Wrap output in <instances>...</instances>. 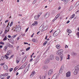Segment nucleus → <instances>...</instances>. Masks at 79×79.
<instances>
[{
  "instance_id": "nucleus-50",
  "label": "nucleus",
  "mask_w": 79,
  "mask_h": 79,
  "mask_svg": "<svg viewBox=\"0 0 79 79\" xmlns=\"http://www.w3.org/2000/svg\"><path fill=\"white\" fill-rule=\"evenodd\" d=\"M13 56H14V55H12L11 56L10 58H9V59L10 60L11 58H13Z\"/></svg>"
},
{
  "instance_id": "nucleus-41",
  "label": "nucleus",
  "mask_w": 79,
  "mask_h": 79,
  "mask_svg": "<svg viewBox=\"0 0 79 79\" xmlns=\"http://www.w3.org/2000/svg\"><path fill=\"white\" fill-rule=\"evenodd\" d=\"M25 61H26V59L23 58L22 60V63H24Z\"/></svg>"
},
{
  "instance_id": "nucleus-3",
  "label": "nucleus",
  "mask_w": 79,
  "mask_h": 79,
  "mask_svg": "<svg viewBox=\"0 0 79 79\" xmlns=\"http://www.w3.org/2000/svg\"><path fill=\"white\" fill-rule=\"evenodd\" d=\"M39 29L40 31H42V32H43L44 31L47 30V28L45 29V28H44V26L42 25L39 27Z\"/></svg>"
},
{
  "instance_id": "nucleus-40",
  "label": "nucleus",
  "mask_w": 79,
  "mask_h": 79,
  "mask_svg": "<svg viewBox=\"0 0 79 79\" xmlns=\"http://www.w3.org/2000/svg\"><path fill=\"white\" fill-rule=\"evenodd\" d=\"M73 10V7L72 6H71V7L69 8V11H71Z\"/></svg>"
},
{
  "instance_id": "nucleus-7",
  "label": "nucleus",
  "mask_w": 79,
  "mask_h": 79,
  "mask_svg": "<svg viewBox=\"0 0 79 79\" xmlns=\"http://www.w3.org/2000/svg\"><path fill=\"white\" fill-rule=\"evenodd\" d=\"M50 16V13L49 12L47 13L44 15V18H48L49 16Z\"/></svg>"
},
{
  "instance_id": "nucleus-9",
  "label": "nucleus",
  "mask_w": 79,
  "mask_h": 79,
  "mask_svg": "<svg viewBox=\"0 0 79 79\" xmlns=\"http://www.w3.org/2000/svg\"><path fill=\"white\" fill-rule=\"evenodd\" d=\"M66 76L67 77H70V76H71V72L69 71L67 72L66 73Z\"/></svg>"
},
{
  "instance_id": "nucleus-54",
  "label": "nucleus",
  "mask_w": 79,
  "mask_h": 79,
  "mask_svg": "<svg viewBox=\"0 0 79 79\" xmlns=\"http://www.w3.org/2000/svg\"><path fill=\"white\" fill-rule=\"evenodd\" d=\"M16 35H14L12 36V37H13V38H15V37H16Z\"/></svg>"
},
{
  "instance_id": "nucleus-15",
  "label": "nucleus",
  "mask_w": 79,
  "mask_h": 79,
  "mask_svg": "<svg viewBox=\"0 0 79 79\" xmlns=\"http://www.w3.org/2000/svg\"><path fill=\"white\" fill-rule=\"evenodd\" d=\"M63 54L62 53L60 54V57L61 58L60 61H62V60H63Z\"/></svg>"
},
{
  "instance_id": "nucleus-6",
  "label": "nucleus",
  "mask_w": 79,
  "mask_h": 79,
  "mask_svg": "<svg viewBox=\"0 0 79 79\" xmlns=\"http://www.w3.org/2000/svg\"><path fill=\"white\" fill-rule=\"evenodd\" d=\"M53 69H50L48 72V76H51L52 74V73H53Z\"/></svg>"
},
{
  "instance_id": "nucleus-17",
  "label": "nucleus",
  "mask_w": 79,
  "mask_h": 79,
  "mask_svg": "<svg viewBox=\"0 0 79 79\" xmlns=\"http://www.w3.org/2000/svg\"><path fill=\"white\" fill-rule=\"evenodd\" d=\"M48 68V66L46 65H45L43 67V69H44V70H45L46 69H47Z\"/></svg>"
},
{
  "instance_id": "nucleus-48",
  "label": "nucleus",
  "mask_w": 79,
  "mask_h": 79,
  "mask_svg": "<svg viewBox=\"0 0 79 79\" xmlns=\"http://www.w3.org/2000/svg\"><path fill=\"white\" fill-rule=\"evenodd\" d=\"M36 2H37V1H36V0H35L33 2V4H35Z\"/></svg>"
},
{
  "instance_id": "nucleus-31",
  "label": "nucleus",
  "mask_w": 79,
  "mask_h": 79,
  "mask_svg": "<svg viewBox=\"0 0 79 79\" xmlns=\"http://www.w3.org/2000/svg\"><path fill=\"white\" fill-rule=\"evenodd\" d=\"M11 52H10V51H8L6 54V55H10V54H11Z\"/></svg>"
},
{
  "instance_id": "nucleus-42",
  "label": "nucleus",
  "mask_w": 79,
  "mask_h": 79,
  "mask_svg": "<svg viewBox=\"0 0 79 79\" xmlns=\"http://www.w3.org/2000/svg\"><path fill=\"white\" fill-rule=\"evenodd\" d=\"M42 14V12H40V13L38 15H37L39 17H40V15H41Z\"/></svg>"
},
{
  "instance_id": "nucleus-4",
  "label": "nucleus",
  "mask_w": 79,
  "mask_h": 79,
  "mask_svg": "<svg viewBox=\"0 0 79 79\" xmlns=\"http://www.w3.org/2000/svg\"><path fill=\"white\" fill-rule=\"evenodd\" d=\"M50 60H51L52 61L53 60H54V58H55V56L53 55H51L49 56V58Z\"/></svg>"
},
{
  "instance_id": "nucleus-13",
  "label": "nucleus",
  "mask_w": 79,
  "mask_h": 79,
  "mask_svg": "<svg viewBox=\"0 0 79 79\" xmlns=\"http://www.w3.org/2000/svg\"><path fill=\"white\" fill-rule=\"evenodd\" d=\"M35 72L34 71H33L30 75L31 77H32L34 74H35Z\"/></svg>"
},
{
  "instance_id": "nucleus-47",
  "label": "nucleus",
  "mask_w": 79,
  "mask_h": 79,
  "mask_svg": "<svg viewBox=\"0 0 79 79\" xmlns=\"http://www.w3.org/2000/svg\"><path fill=\"white\" fill-rule=\"evenodd\" d=\"M9 70H10V72H11V71H12L13 70V68H11Z\"/></svg>"
},
{
  "instance_id": "nucleus-64",
  "label": "nucleus",
  "mask_w": 79,
  "mask_h": 79,
  "mask_svg": "<svg viewBox=\"0 0 79 79\" xmlns=\"http://www.w3.org/2000/svg\"><path fill=\"white\" fill-rule=\"evenodd\" d=\"M7 16H10V13H8L7 14Z\"/></svg>"
},
{
  "instance_id": "nucleus-49",
  "label": "nucleus",
  "mask_w": 79,
  "mask_h": 79,
  "mask_svg": "<svg viewBox=\"0 0 79 79\" xmlns=\"http://www.w3.org/2000/svg\"><path fill=\"white\" fill-rule=\"evenodd\" d=\"M57 64H55L54 65V68H56V67H57Z\"/></svg>"
},
{
  "instance_id": "nucleus-12",
  "label": "nucleus",
  "mask_w": 79,
  "mask_h": 79,
  "mask_svg": "<svg viewBox=\"0 0 79 79\" xmlns=\"http://www.w3.org/2000/svg\"><path fill=\"white\" fill-rule=\"evenodd\" d=\"M75 70L79 71V65H77L76 67H75Z\"/></svg>"
},
{
  "instance_id": "nucleus-30",
  "label": "nucleus",
  "mask_w": 79,
  "mask_h": 79,
  "mask_svg": "<svg viewBox=\"0 0 79 79\" xmlns=\"http://www.w3.org/2000/svg\"><path fill=\"white\" fill-rule=\"evenodd\" d=\"M70 56V55H69V54H68L67 56L68 57L66 58L67 60H69V59H70V57H69Z\"/></svg>"
},
{
  "instance_id": "nucleus-26",
  "label": "nucleus",
  "mask_w": 79,
  "mask_h": 79,
  "mask_svg": "<svg viewBox=\"0 0 79 79\" xmlns=\"http://www.w3.org/2000/svg\"><path fill=\"white\" fill-rule=\"evenodd\" d=\"M56 59L57 61H59L60 60V57L58 56H56Z\"/></svg>"
},
{
  "instance_id": "nucleus-28",
  "label": "nucleus",
  "mask_w": 79,
  "mask_h": 79,
  "mask_svg": "<svg viewBox=\"0 0 79 79\" xmlns=\"http://www.w3.org/2000/svg\"><path fill=\"white\" fill-rule=\"evenodd\" d=\"M56 47L57 49H60V45H57L56 46Z\"/></svg>"
},
{
  "instance_id": "nucleus-35",
  "label": "nucleus",
  "mask_w": 79,
  "mask_h": 79,
  "mask_svg": "<svg viewBox=\"0 0 79 79\" xmlns=\"http://www.w3.org/2000/svg\"><path fill=\"white\" fill-rule=\"evenodd\" d=\"M14 42H15V41L14 40H12L11 41V42L12 44H14Z\"/></svg>"
},
{
  "instance_id": "nucleus-33",
  "label": "nucleus",
  "mask_w": 79,
  "mask_h": 79,
  "mask_svg": "<svg viewBox=\"0 0 79 79\" xmlns=\"http://www.w3.org/2000/svg\"><path fill=\"white\" fill-rule=\"evenodd\" d=\"M75 16V14H73L72 16H71V18H74Z\"/></svg>"
},
{
  "instance_id": "nucleus-16",
  "label": "nucleus",
  "mask_w": 79,
  "mask_h": 79,
  "mask_svg": "<svg viewBox=\"0 0 79 79\" xmlns=\"http://www.w3.org/2000/svg\"><path fill=\"white\" fill-rule=\"evenodd\" d=\"M35 19H36V20H37V19H39V17L37 15H35Z\"/></svg>"
},
{
  "instance_id": "nucleus-59",
  "label": "nucleus",
  "mask_w": 79,
  "mask_h": 79,
  "mask_svg": "<svg viewBox=\"0 0 79 79\" xmlns=\"http://www.w3.org/2000/svg\"><path fill=\"white\" fill-rule=\"evenodd\" d=\"M77 35L78 36V37L79 38V32H78L77 33Z\"/></svg>"
},
{
  "instance_id": "nucleus-43",
  "label": "nucleus",
  "mask_w": 79,
  "mask_h": 79,
  "mask_svg": "<svg viewBox=\"0 0 79 79\" xmlns=\"http://www.w3.org/2000/svg\"><path fill=\"white\" fill-rule=\"evenodd\" d=\"M33 42L35 43H36V40L35 39H33Z\"/></svg>"
},
{
  "instance_id": "nucleus-37",
  "label": "nucleus",
  "mask_w": 79,
  "mask_h": 79,
  "mask_svg": "<svg viewBox=\"0 0 79 79\" xmlns=\"http://www.w3.org/2000/svg\"><path fill=\"white\" fill-rule=\"evenodd\" d=\"M8 47H9V48H11V47H13V45H11V44H10L9 45Z\"/></svg>"
},
{
  "instance_id": "nucleus-23",
  "label": "nucleus",
  "mask_w": 79,
  "mask_h": 79,
  "mask_svg": "<svg viewBox=\"0 0 79 79\" xmlns=\"http://www.w3.org/2000/svg\"><path fill=\"white\" fill-rule=\"evenodd\" d=\"M25 67L23 65L21 67H20L18 70H19V69H24Z\"/></svg>"
},
{
  "instance_id": "nucleus-52",
  "label": "nucleus",
  "mask_w": 79,
  "mask_h": 79,
  "mask_svg": "<svg viewBox=\"0 0 79 79\" xmlns=\"http://www.w3.org/2000/svg\"><path fill=\"white\" fill-rule=\"evenodd\" d=\"M2 16H0V22L2 21Z\"/></svg>"
},
{
  "instance_id": "nucleus-34",
  "label": "nucleus",
  "mask_w": 79,
  "mask_h": 79,
  "mask_svg": "<svg viewBox=\"0 0 79 79\" xmlns=\"http://www.w3.org/2000/svg\"><path fill=\"white\" fill-rule=\"evenodd\" d=\"M48 43V41H46L45 42H44V43L43 44V45L44 46V45H45L47 44Z\"/></svg>"
},
{
  "instance_id": "nucleus-60",
  "label": "nucleus",
  "mask_w": 79,
  "mask_h": 79,
  "mask_svg": "<svg viewBox=\"0 0 79 79\" xmlns=\"http://www.w3.org/2000/svg\"><path fill=\"white\" fill-rule=\"evenodd\" d=\"M46 1H47V0H44V1L42 2V3H45V2H46Z\"/></svg>"
},
{
  "instance_id": "nucleus-51",
  "label": "nucleus",
  "mask_w": 79,
  "mask_h": 79,
  "mask_svg": "<svg viewBox=\"0 0 79 79\" xmlns=\"http://www.w3.org/2000/svg\"><path fill=\"white\" fill-rule=\"evenodd\" d=\"M28 29H29V27L26 29L25 32H27V31H28Z\"/></svg>"
},
{
  "instance_id": "nucleus-14",
  "label": "nucleus",
  "mask_w": 79,
  "mask_h": 79,
  "mask_svg": "<svg viewBox=\"0 0 79 79\" xmlns=\"http://www.w3.org/2000/svg\"><path fill=\"white\" fill-rule=\"evenodd\" d=\"M3 68L5 70H6L8 69V66L6 64L4 65L3 66Z\"/></svg>"
},
{
  "instance_id": "nucleus-27",
  "label": "nucleus",
  "mask_w": 79,
  "mask_h": 79,
  "mask_svg": "<svg viewBox=\"0 0 79 79\" xmlns=\"http://www.w3.org/2000/svg\"><path fill=\"white\" fill-rule=\"evenodd\" d=\"M63 69H60L59 70V72L61 74L63 73Z\"/></svg>"
},
{
  "instance_id": "nucleus-11",
  "label": "nucleus",
  "mask_w": 79,
  "mask_h": 79,
  "mask_svg": "<svg viewBox=\"0 0 79 79\" xmlns=\"http://www.w3.org/2000/svg\"><path fill=\"white\" fill-rule=\"evenodd\" d=\"M30 65V64H29L28 65V67L27 66L26 68V69H25V70H24V72H26H26H27V71L29 69V66Z\"/></svg>"
},
{
  "instance_id": "nucleus-5",
  "label": "nucleus",
  "mask_w": 79,
  "mask_h": 79,
  "mask_svg": "<svg viewBox=\"0 0 79 79\" xmlns=\"http://www.w3.org/2000/svg\"><path fill=\"white\" fill-rule=\"evenodd\" d=\"M63 50L60 49L57 52L56 54L58 55H60V53H63Z\"/></svg>"
},
{
  "instance_id": "nucleus-58",
  "label": "nucleus",
  "mask_w": 79,
  "mask_h": 79,
  "mask_svg": "<svg viewBox=\"0 0 79 79\" xmlns=\"http://www.w3.org/2000/svg\"><path fill=\"white\" fill-rule=\"evenodd\" d=\"M1 58L2 59V60H3V59H4V58H5V56H2L1 57Z\"/></svg>"
},
{
  "instance_id": "nucleus-53",
  "label": "nucleus",
  "mask_w": 79,
  "mask_h": 79,
  "mask_svg": "<svg viewBox=\"0 0 79 79\" xmlns=\"http://www.w3.org/2000/svg\"><path fill=\"white\" fill-rule=\"evenodd\" d=\"M61 6H59L58 8V10H60L61 9Z\"/></svg>"
},
{
  "instance_id": "nucleus-24",
  "label": "nucleus",
  "mask_w": 79,
  "mask_h": 79,
  "mask_svg": "<svg viewBox=\"0 0 79 79\" xmlns=\"http://www.w3.org/2000/svg\"><path fill=\"white\" fill-rule=\"evenodd\" d=\"M62 1H63V2H64L66 3H67L69 1V0H61Z\"/></svg>"
},
{
  "instance_id": "nucleus-22",
  "label": "nucleus",
  "mask_w": 79,
  "mask_h": 79,
  "mask_svg": "<svg viewBox=\"0 0 79 79\" xmlns=\"http://www.w3.org/2000/svg\"><path fill=\"white\" fill-rule=\"evenodd\" d=\"M77 55V53H76L74 52H73L72 53V56H76V55Z\"/></svg>"
},
{
  "instance_id": "nucleus-25",
  "label": "nucleus",
  "mask_w": 79,
  "mask_h": 79,
  "mask_svg": "<svg viewBox=\"0 0 79 79\" xmlns=\"http://www.w3.org/2000/svg\"><path fill=\"white\" fill-rule=\"evenodd\" d=\"M67 32H68V33H71L72 32V31L71 30L69 29H67Z\"/></svg>"
},
{
  "instance_id": "nucleus-29",
  "label": "nucleus",
  "mask_w": 79,
  "mask_h": 79,
  "mask_svg": "<svg viewBox=\"0 0 79 79\" xmlns=\"http://www.w3.org/2000/svg\"><path fill=\"white\" fill-rule=\"evenodd\" d=\"M7 48H8V47L6 46L4 47L3 49L4 50V51H6V49H7Z\"/></svg>"
},
{
  "instance_id": "nucleus-32",
  "label": "nucleus",
  "mask_w": 79,
  "mask_h": 79,
  "mask_svg": "<svg viewBox=\"0 0 79 79\" xmlns=\"http://www.w3.org/2000/svg\"><path fill=\"white\" fill-rule=\"evenodd\" d=\"M8 55H7V54L5 55V58H6V59H8V58H9V57H8Z\"/></svg>"
},
{
  "instance_id": "nucleus-8",
  "label": "nucleus",
  "mask_w": 79,
  "mask_h": 79,
  "mask_svg": "<svg viewBox=\"0 0 79 79\" xmlns=\"http://www.w3.org/2000/svg\"><path fill=\"white\" fill-rule=\"evenodd\" d=\"M8 26L7 27H6V29L4 31V33L5 34H7V32L9 31V29H10V27L9 28H8Z\"/></svg>"
},
{
  "instance_id": "nucleus-63",
  "label": "nucleus",
  "mask_w": 79,
  "mask_h": 79,
  "mask_svg": "<svg viewBox=\"0 0 79 79\" xmlns=\"http://www.w3.org/2000/svg\"><path fill=\"white\" fill-rule=\"evenodd\" d=\"M6 44L7 45V46H9V45H10V43H7Z\"/></svg>"
},
{
  "instance_id": "nucleus-2",
  "label": "nucleus",
  "mask_w": 79,
  "mask_h": 79,
  "mask_svg": "<svg viewBox=\"0 0 79 79\" xmlns=\"http://www.w3.org/2000/svg\"><path fill=\"white\" fill-rule=\"evenodd\" d=\"M21 26L20 25H18L17 27L15 29V31L17 32H20L21 31Z\"/></svg>"
},
{
  "instance_id": "nucleus-1",
  "label": "nucleus",
  "mask_w": 79,
  "mask_h": 79,
  "mask_svg": "<svg viewBox=\"0 0 79 79\" xmlns=\"http://www.w3.org/2000/svg\"><path fill=\"white\" fill-rule=\"evenodd\" d=\"M60 30L58 29L53 33V35L54 36V37H56V36H57L59 34H60Z\"/></svg>"
},
{
  "instance_id": "nucleus-18",
  "label": "nucleus",
  "mask_w": 79,
  "mask_h": 79,
  "mask_svg": "<svg viewBox=\"0 0 79 79\" xmlns=\"http://www.w3.org/2000/svg\"><path fill=\"white\" fill-rule=\"evenodd\" d=\"M75 70L74 72V74L75 75H76L78 74V71L77 70Z\"/></svg>"
},
{
  "instance_id": "nucleus-39",
  "label": "nucleus",
  "mask_w": 79,
  "mask_h": 79,
  "mask_svg": "<svg viewBox=\"0 0 79 79\" xmlns=\"http://www.w3.org/2000/svg\"><path fill=\"white\" fill-rule=\"evenodd\" d=\"M7 39V38L6 37V36L5 38L3 39V40L4 41H5V40H6Z\"/></svg>"
},
{
  "instance_id": "nucleus-61",
  "label": "nucleus",
  "mask_w": 79,
  "mask_h": 79,
  "mask_svg": "<svg viewBox=\"0 0 79 79\" xmlns=\"http://www.w3.org/2000/svg\"><path fill=\"white\" fill-rule=\"evenodd\" d=\"M19 60H16V63H19Z\"/></svg>"
},
{
  "instance_id": "nucleus-19",
  "label": "nucleus",
  "mask_w": 79,
  "mask_h": 79,
  "mask_svg": "<svg viewBox=\"0 0 79 79\" xmlns=\"http://www.w3.org/2000/svg\"><path fill=\"white\" fill-rule=\"evenodd\" d=\"M57 77V76L54 75L52 77V79H56Z\"/></svg>"
},
{
  "instance_id": "nucleus-21",
  "label": "nucleus",
  "mask_w": 79,
  "mask_h": 79,
  "mask_svg": "<svg viewBox=\"0 0 79 79\" xmlns=\"http://www.w3.org/2000/svg\"><path fill=\"white\" fill-rule=\"evenodd\" d=\"M38 61H39V60H37V59H36L35 60V63H34V64H37V63H38Z\"/></svg>"
},
{
  "instance_id": "nucleus-36",
  "label": "nucleus",
  "mask_w": 79,
  "mask_h": 79,
  "mask_svg": "<svg viewBox=\"0 0 79 79\" xmlns=\"http://www.w3.org/2000/svg\"><path fill=\"white\" fill-rule=\"evenodd\" d=\"M27 64V62H26L23 64V65L25 67L26 66Z\"/></svg>"
},
{
  "instance_id": "nucleus-10",
  "label": "nucleus",
  "mask_w": 79,
  "mask_h": 79,
  "mask_svg": "<svg viewBox=\"0 0 79 79\" xmlns=\"http://www.w3.org/2000/svg\"><path fill=\"white\" fill-rule=\"evenodd\" d=\"M50 59L49 58H47L45 61V63H46V64H47V63H48L49 62H50Z\"/></svg>"
},
{
  "instance_id": "nucleus-46",
  "label": "nucleus",
  "mask_w": 79,
  "mask_h": 79,
  "mask_svg": "<svg viewBox=\"0 0 79 79\" xmlns=\"http://www.w3.org/2000/svg\"><path fill=\"white\" fill-rule=\"evenodd\" d=\"M30 48H31L30 47H29L28 48H27L26 49V51H27L28 50H29V49H30Z\"/></svg>"
},
{
  "instance_id": "nucleus-45",
  "label": "nucleus",
  "mask_w": 79,
  "mask_h": 79,
  "mask_svg": "<svg viewBox=\"0 0 79 79\" xmlns=\"http://www.w3.org/2000/svg\"><path fill=\"white\" fill-rule=\"evenodd\" d=\"M0 44H2V45H4L5 44V43L3 42H0Z\"/></svg>"
},
{
  "instance_id": "nucleus-56",
  "label": "nucleus",
  "mask_w": 79,
  "mask_h": 79,
  "mask_svg": "<svg viewBox=\"0 0 79 79\" xmlns=\"http://www.w3.org/2000/svg\"><path fill=\"white\" fill-rule=\"evenodd\" d=\"M10 77V76H8L7 77V79H9Z\"/></svg>"
},
{
  "instance_id": "nucleus-57",
  "label": "nucleus",
  "mask_w": 79,
  "mask_h": 79,
  "mask_svg": "<svg viewBox=\"0 0 79 79\" xmlns=\"http://www.w3.org/2000/svg\"><path fill=\"white\" fill-rule=\"evenodd\" d=\"M35 24H38L37 22L36 21H35Z\"/></svg>"
},
{
  "instance_id": "nucleus-55",
  "label": "nucleus",
  "mask_w": 79,
  "mask_h": 79,
  "mask_svg": "<svg viewBox=\"0 0 79 79\" xmlns=\"http://www.w3.org/2000/svg\"><path fill=\"white\" fill-rule=\"evenodd\" d=\"M7 37H8V38H10L11 37V36H10V35H8L7 36Z\"/></svg>"
},
{
  "instance_id": "nucleus-38",
  "label": "nucleus",
  "mask_w": 79,
  "mask_h": 79,
  "mask_svg": "<svg viewBox=\"0 0 79 79\" xmlns=\"http://www.w3.org/2000/svg\"><path fill=\"white\" fill-rule=\"evenodd\" d=\"M64 65H63L61 68H60V69H64Z\"/></svg>"
},
{
  "instance_id": "nucleus-44",
  "label": "nucleus",
  "mask_w": 79,
  "mask_h": 79,
  "mask_svg": "<svg viewBox=\"0 0 79 79\" xmlns=\"http://www.w3.org/2000/svg\"><path fill=\"white\" fill-rule=\"evenodd\" d=\"M59 16H60V14H57V15L56 16V18H58Z\"/></svg>"
},
{
  "instance_id": "nucleus-62",
  "label": "nucleus",
  "mask_w": 79,
  "mask_h": 79,
  "mask_svg": "<svg viewBox=\"0 0 79 79\" xmlns=\"http://www.w3.org/2000/svg\"><path fill=\"white\" fill-rule=\"evenodd\" d=\"M5 75V76H8V73H6L5 74H4Z\"/></svg>"
},
{
  "instance_id": "nucleus-20",
  "label": "nucleus",
  "mask_w": 79,
  "mask_h": 79,
  "mask_svg": "<svg viewBox=\"0 0 79 79\" xmlns=\"http://www.w3.org/2000/svg\"><path fill=\"white\" fill-rule=\"evenodd\" d=\"M5 77V74H2L0 76V78H4Z\"/></svg>"
}]
</instances>
